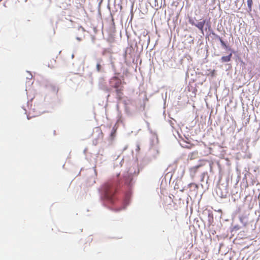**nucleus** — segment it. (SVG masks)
Wrapping results in <instances>:
<instances>
[{
    "instance_id": "obj_7",
    "label": "nucleus",
    "mask_w": 260,
    "mask_h": 260,
    "mask_svg": "<svg viewBox=\"0 0 260 260\" xmlns=\"http://www.w3.org/2000/svg\"><path fill=\"white\" fill-rule=\"evenodd\" d=\"M216 38L219 40V41L223 47H224V48H226V49L228 48V46L225 43V42L223 41V40L221 39V37H220L218 35H216Z\"/></svg>"
},
{
    "instance_id": "obj_4",
    "label": "nucleus",
    "mask_w": 260,
    "mask_h": 260,
    "mask_svg": "<svg viewBox=\"0 0 260 260\" xmlns=\"http://www.w3.org/2000/svg\"><path fill=\"white\" fill-rule=\"evenodd\" d=\"M205 22V20H203L198 22L197 24H194V25L203 32Z\"/></svg>"
},
{
    "instance_id": "obj_10",
    "label": "nucleus",
    "mask_w": 260,
    "mask_h": 260,
    "mask_svg": "<svg viewBox=\"0 0 260 260\" xmlns=\"http://www.w3.org/2000/svg\"><path fill=\"white\" fill-rule=\"evenodd\" d=\"M101 68H102V67H101V64H100L98 63V64H96V70H97V71H98V72H100V71H101Z\"/></svg>"
},
{
    "instance_id": "obj_2",
    "label": "nucleus",
    "mask_w": 260,
    "mask_h": 260,
    "mask_svg": "<svg viewBox=\"0 0 260 260\" xmlns=\"http://www.w3.org/2000/svg\"><path fill=\"white\" fill-rule=\"evenodd\" d=\"M110 83L112 87L115 89H117L120 88L121 84V81L117 77H113L111 79Z\"/></svg>"
},
{
    "instance_id": "obj_12",
    "label": "nucleus",
    "mask_w": 260,
    "mask_h": 260,
    "mask_svg": "<svg viewBox=\"0 0 260 260\" xmlns=\"http://www.w3.org/2000/svg\"><path fill=\"white\" fill-rule=\"evenodd\" d=\"M77 39L79 41L81 40V39L80 38H77Z\"/></svg>"
},
{
    "instance_id": "obj_13",
    "label": "nucleus",
    "mask_w": 260,
    "mask_h": 260,
    "mask_svg": "<svg viewBox=\"0 0 260 260\" xmlns=\"http://www.w3.org/2000/svg\"><path fill=\"white\" fill-rule=\"evenodd\" d=\"M2 0H0V2H1Z\"/></svg>"
},
{
    "instance_id": "obj_11",
    "label": "nucleus",
    "mask_w": 260,
    "mask_h": 260,
    "mask_svg": "<svg viewBox=\"0 0 260 260\" xmlns=\"http://www.w3.org/2000/svg\"><path fill=\"white\" fill-rule=\"evenodd\" d=\"M192 185H194V186L196 187V188H198V185H197V184H195V183H189V184H188V186H189V187H191Z\"/></svg>"
},
{
    "instance_id": "obj_3",
    "label": "nucleus",
    "mask_w": 260,
    "mask_h": 260,
    "mask_svg": "<svg viewBox=\"0 0 260 260\" xmlns=\"http://www.w3.org/2000/svg\"><path fill=\"white\" fill-rule=\"evenodd\" d=\"M123 87H121L120 88L115 89L116 95L119 99H121L122 98V96L123 95Z\"/></svg>"
},
{
    "instance_id": "obj_1",
    "label": "nucleus",
    "mask_w": 260,
    "mask_h": 260,
    "mask_svg": "<svg viewBox=\"0 0 260 260\" xmlns=\"http://www.w3.org/2000/svg\"><path fill=\"white\" fill-rule=\"evenodd\" d=\"M117 187L116 184L109 181L104 185L105 198L111 203H113L115 200L114 195L116 192Z\"/></svg>"
},
{
    "instance_id": "obj_9",
    "label": "nucleus",
    "mask_w": 260,
    "mask_h": 260,
    "mask_svg": "<svg viewBox=\"0 0 260 260\" xmlns=\"http://www.w3.org/2000/svg\"><path fill=\"white\" fill-rule=\"evenodd\" d=\"M107 53L112 54V52L111 50L108 49H105L102 52V55H105Z\"/></svg>"
},
{
    "instance_id": "obj_6",
    "label": "nucleus",
    "mask_w": 260,
    "mask_h": 260,
    "mask_svg": "<svg viewBox=\"0 0 260 260\" xmlns=\"http://www.w3.org/2000/svg\"><path fill=\"white\" fill-rule=\"evenodd\" d=\"M201 167V165L196 166L195 167L190 168L189 171L191 174H192V177L197 173L198 169Z\"/></svg>"
},
{
    "instance_id": "obj_5",
    "label": "nucleus",
    "mask_w": 260,
    "mask_h": 260,
    "mask_svg": "<svg viewBox=\"0 0 260 260\" xmlns=\"http://www.w3.org/2000/svg\"><path fill=\"white\" fill-rule=\"evenodd\" d=\"M232 56V54L230 53L228 56H222L221 57V61L223 62H225L230 61L231 60V59Z\"/></svg>"
},
{
    "instance_id": "obj_8",
    "label": "nucleus",
    "mask_w": 260,
    "mask_h": 260,
    "mask_svg": "<svg viewBox=\"0 0 260 260\" xmlns=\"http://www.w3.org/2000/svg\"><path fill=\"white\" fill-rule=\"evenodd\" d=\"M247 2L248 8L249 11H251L252 10V6L253 4V1H252V0H247Z\"/></svg>"
}]
</instances>
